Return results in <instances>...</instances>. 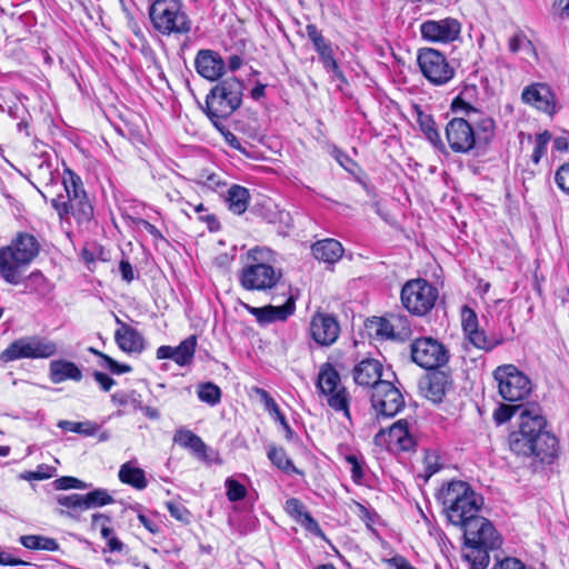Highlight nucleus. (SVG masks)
I'll list each match as a JSON object with an SVG mask.
<instances>
[{
	"label": "nucleus",
	"mask_w": 569,
	"mask_h": 569,
	"mask_svg": "<svg viewBox=\"0 0 569 569\" xmlns=\"http://www.w3.org/2000/svg\"><path fill=\"white\" fill-rule=\"evenodd\" d=\"M546 426L540 407L531 403L520 415L518 429L509 435L511 451L523 457L535 456L541 462H551L558 453V440L546 430Z\"/></svg>",
	"instance_id": "nucleus-1"
},
{
	"label": "nucleus",
	"mask_w": 569,
	"mask_h": 569,
	"mask_svg": "<svg viewBox=\"0 0 569 569\" xmlns=\"http://www.w3.org/2000/svg\"><path fill=\"white\" fill-rule=\"evenodd\" d=\"M463 529V558L471 569H486L489 565V551L501 546V537L493 525L485 517L478 516L466 523Z\"/></svg>",
	"instance_id": "nucleus-2"
},
{
	"label": "nucleus",
	"mask_w": 569,
	"mask_h": 569,
	"mask_svg": "<svg viewBox=\"0 0 569 569\" xmlns=\"http://www.w3.org/2000/svg\"><path fill=\"white\" fill-rule=\"evenodd\" d=\"M39 242L30 233H19L12 242L0 249V276L11 284L22 279L21 270L39 253Z\"/></svg>",
	"instance_id": "nucleus-3"
},
{
	"label": "nucleus",
	"mask_w": 569,
	"mask_h": 569,
	"mask_svg": "<svg viewBox=\"0 0 569 569\" xmlns=\"http://www.w3.org/2000/svg\"><path fill=\"white\" fill-rule=\"evenodd\" d=\"M440 499L449 521L463 528L477 518L480 505L476 492L465 481H451L440 491Z\"/></svg>",
	"instance_id": "nucleus-4"
},
{
	"label": "nucleus",
	"mask_w": 569,
	"mask_h": 569,
	"mask_svg": "<svg viewBox=\"0 0 569 569\" xmlns=\"http://www.w3.org/2000/svg\"><path fill=\"white\" fill-rule=\"evenodd\" d=\"M63 187L67 197L60 194L51 200L59 218L67 219L71 214L79 223L88 222L93 216V208L80 177L70 169L64 170Z\"/></svg>",
	"instance_id": "nucleus-5"
},
{
	"label": "nucleus",
	"mask_w": 569,
	"mask_h": 569,
	"mask_svg": "<svg viewBox=\"0 0 569 569\" xmlns=\"http://www.w3.org/2000/svg\"><path fill=\"white\" fill-rule=\"evenodd\" d=\"M269 251L254 248L249 250L247 262L239 273L241 287L248 291H269L281 280L282 272L266 261Z\"/></svg>",
	"instance_id": "nucleus-6"
},
{
	"label": "nucleus",
	"mask_w": 569,
	"mask_h": 569,
	"mask_svg": "<svg viewBox=\"0 0 569 569\" xmlns=\"http://www.w3.org/2000/svg\"><path fill=\"white\" fill-rule=\"evenodd\" d=\"M242 92L243 84L234 77L226 78L211 89L206 99L207 114L216 126L240 107Z\"/></svg>",
	"instance_id": "nucleus-7"
},
{
	"label": "nucleus",
	"mask_w": 569,
	"mask_h": 569,
	"mask_svg": "<svg viewBox=\"0 0 569 569\" xmlns=\"http://www.w3.org/2000/svg\"><path fill=\"white\" fill-rule=\"evenodd\" d=\"M152 26L162 34H186L191 20L183 11L181 0H153L149 8Z\"/></svg>",
	"instance_id": "nucleus-8"
},
{
	"label": "nucleus",
	"mask_w": 569,
	"mask_h": 569,
	"mask_svg": "<svg viewBox=\"0 0 569 569\" xmlns=\"http://www.w3.org/2000/svg\"><path fill=\"white\" fill-rule=\"evenodd\" d=\"M501 398L509 402H522L532 390L530 379L513 365L499 366L493 371Z\"/></svg>",
	"instance_id": "nucleus-9"
},
{
	"label": "nucleus",
	"mask_w": 569,
	"mask_h": 569,
	"mask_svg": "<svg viewBox=\"0 0 569 569\" xmlns=\"http://www.w3.org/2000/svg\"><path fill=\"white\" fill-rule=\"evenodd\" d=\"M58 351L56 342L47 338L31 336L22 337L12 341L1 353L3 362H11L19 359L50 358Z\"/></svg>",
	"instance_id": "nucleus-10"
},
{
	"label": "nucleus",
	"mask_w": 569,
	"mask_h": 569,
	"mask_svg": "<svg viewBox=\"0 0 569 569\" xmlns=\"http://www.w3.org/2000/svg\"><path fill=\"white\" fill-rule=\"evenodd\" d=\"M438 299V289L425 279L407 281L401 289V302L412 315L425 316Z\"/></svg>",
	"instance_id": "nucleus-11"
},
{
	"label": "nucleus",
	"mask_w": 569,
	"mask_h": 569,
	"mask_svg": "<svg viewBox=\"0 0 569 569\" xmlns=\"http://www.w3.org/2000/svg\"><path fill=\"white\" fill-rule=\"evenodd\" d=\"M317 387L327 397L328 405L336 411H342L349 418V399L341 386L340 375L331 363H323L318 373Z\"/></svg>",
	"instance_id": "nucleus-12"
},
{
	"label": "nucleus",
	"mask_w": 569,
	"mask_h": 569,
	"mask_svg": "<svg viewBox=\"0 0 569 569\" xmlns=\"http://www.w3.org/2000/svg\"><path fill=\"white\" fill-rule=\"evenodd\" d=\"M417 60L423 77L435 86L446 84L455 76V69L447 61L446 57L436 49H420Z\"/></svg>",
	"instance_id": "nucleus-13"
},
{
	"label": "nucleus",
	"mask_w": 569,
	"mask_h": 569,
	"mask_svg": "<svg viewBox=\"0 0 569 569\" xmlns=\"http://www.w3.org/2000/svg\"><path fill=\"white\" fill-rule=\"evenodd\" d=\"M411 358L421 368L437 369L448 362V350L438 340L425 337L412 341Z\"/></svg>",
	"instance_id": "nucleus-14"
},
{
	"label": "nucleus",
	"mask_w": 569,
	"mask_h": 569,
	"mask_svg": "<svg viewBox=\"0 0 569 569\" xmlns=\"http://www.w3.org/2000/svg\"><path fill=\"white\" fill-rule=\"evenodd\" d=\"M371 405L377 417L389 418L396 416L403 408L405 399L388 377L372 390Z\"/></svg>",
	"instance_id": "nucleus-15"
},
{
	"label": "nucleus",
	"mask_w": 569,
	"mask_h": 569,
	"mask_svg": "<svg viewBox=\"0 0 569 569\" xmlns=\"http://www.w3.org/2000/svg\"><path fill=\"white\" fill-rule=\"evenodd\" d=\"M446 137L453 152L467 153L473 149L476 136L468 118L456 117L446 126Z\"/></svg>",
	"instance_id": "nucleus-16"
},
{
	"label": "nucleus",
	"mask_w": 569,
	"mask_h": 569,
	"mask_svg": "<svg viewBox=\"0 0 569 569\" xmlns=\"http://www.w3.org/2000/svg\"><path fill=\"white\" fill-rule=\"evenodd\" d=\"M460 31L461 24L455 18L427 20L420 26L422 38L431 42H451L459 37Z\"/></svg>",
	"instance_id": "nucleus-17"
},
{
	"label": "nucleus",
	"mask_w": 569,
	"mask_h": 569,
	"mask_svg": "<svg viewBox=\"0 0 569 569\" xmlns=\"http://www.w3.org/2000/svg\"><path fill=\"white\" fill-rule=\"evenodd\" d=\"M352 377L358 386L376 389L380 381L395 377L393 372H383L382 363L375 358H363L352 369Z\"/></svg>",
	"instance_id": "nucleus-18"
},
{
	"label": "nucleus",
	"mask_w": 569,
	"mask_h": 569,
	"mask_svg": "<svg viewBox=\"0 0 569 569\" xmlns=\"http://www.w3.org/2000/svg\"><path fill=\"white\" fill-rule=\"evenodd\" d=\"M461 317L463 332L470 343L476 348L483 351H491L497 346L501 345V339L488 337L483 330L479 329L478 318L472 309L463 307Z\"/></svg>",
	"instance_id": "nucleus-19"
},
{
	"label": "nucleus",
	"mask_w": 569,
	"mask_h": 569,
	"mask_svg": "<svg viewBox=\"0 0 569 569\" xmlns=\"http://www.w3.org/2000/svg\"><path fill=\"white\" fill-rule=\"evenodd\" d=\"M523 103L547 114L556 112V101L552 91L545 83H532L523 88L521 92Z\"/></svg>",
	"instance_id": "nucleus-20"
},
{
	"label": "nucleus",
	"mask_w": 569,
	"mask_h": 569,
	"mask_svg": "<svg viewBox=\"0 0 569 569\" xmlns=\"http://www.w3.org/2000/svg\"><path fill=\"white\" fill-rule=\"evenodd\" d=\"M310 333L318 345L330 346L338 339L340 326L335 317L316 313L310 322Z\"/></svg>",
	"instance_id": "nucleus-21"
},
{
	"label": "nucleus",
	"mask_w": 569,
	"mask_h": 569,
	"mask_svg": "<svg viewBox=\"0 0 569 569\" xmlns=\"http://www.w3.org/2000/svg\"><path fill=\"white\" fill-rule=\"evenodd\" d=\"M371 323L376 328V335L385 339L403 340L411 333L405 316L390 315L389 318H376Z\"/></svg>",
	"instance_id": "nucleus-22"
},
{
	"label": "nucleus",
	"mask_w": 569,
	"mask_h": 569,
	"mask_svg": "<svg viewBox=\"0 0 569 569\" xmlns=\"http://www.w3.org/2000/svg\"><path fill=\"white\" fill-rule=\"evenodd\" d=\"M246 310L254 316L256 320L260 325H268L274 321H284L289 316L295 312L296 303L292 297H289L282 306H264V307H252L248 303H243Z\"/></svg>",
	"instance_id": "nucleus-23"
},
{
	"label": "nucleus",
	"mask_w": 569,
	"mask_h": 569,
	"mask_svg": "<svg viewBox=\"0 0 569 569\" xmlns=\"http://www.w3.org/2000/svg\"><path fill=\"white\" fill-rule=\"evenodd\" d=\"M194 67L197 72L207 80L216 81L224 73L226 63L221 56L210 49L199 50Z\"/></svg>",
	"instance_id": "nucleus-24"
},
{
	"label": "nucleus",
	"mask_w": 569,
	"mask_h": 569,
	"mask_svg": "<svg viewBox=\"0 0 569 569\" xmlns=\"http://www.w3.org/2000/svg\"><path fill=\"white\" fill-rule=\"evenodd\" d=\"M306 34L312 42L315 50L318 52L323 67L332 71L337 77L342 78L339 66L333 58L331 44L322 37L316 24H308L306 27Z\"/></svg>",
	"instance_id": "nucleus-25"
},
{
	"label": "nucleus",
	"mask_w": 569,
	"mask_h": 569,
	"mask_svg": "<svg viewBox=\"0 0 569 569\" xmlns=\"http://www.w3.org/2000/svg\"><path fill=\"white\" fill-rule=\"evenodd\" d=\"M116 323L118 329L114 332V340L118 347L128 353H140L144 349L142 335L118 317H116Z\"/></svg>",
	"instance_id": "nucleus-26"
},
{
	"label": "nucleus",
	"mask_w": 569,
	"mask_h": 569,
	"mask_svg": "<svg viewBox=\"0 0 569 569\" xmlns=\"http://www.w3.org/2000/svg\"><path fill=\"white\" fill-rule=\"evenodd\" d=\"M377 443L388 442L398 446L401 450H410L415 446L413 438L409 435L408 422L398 420L388 431L381 429L375 437Z\"/></svg>",
	"instance_id": "nucleus-27"
},
{
	"label": "nucleus",
	"mask_w": 569,
	"mask_h": 569,
	"mask_svg": "<svg viewBox=\"0 0 569 569\" xmlns=\"http://www.w3.org/2000/svg\"><path fill=\"white\" fill-rule=\"evenodd\" d=\"M451 109L456 113L466 116L469 123H475L478 130L491 136L495 131V121L490 117H483L481 112L472 107L469 102H466L461 98H456L451 103Z\"/></svg>",
	"instance_id": "nucleus-28"
},
{
	"label": "nucleus",
	"mask_w": 569,
	"mask_h": 569,
	"mask_svg": "<svg viewBox=\"0 0 569 569\" xmlns=\"http://www.w3.org/2000/svg\"><path fill=\"white\" fill-rule=\"evenodd\" d=\"M49 377L53 383H61L66 380L80 381L82 379V372L74 362L53 360L49 366Z\"/></svg>",
	"instance_id": "nucleus-29"
},
{
	"label": "nucleus",
	"mask_w": 569,
	"mask_h": 569,
	"mask_svg": "<svg viewBox=\"0 0 569 569\" xmlns=\"http://www.w3.org/2000/svg\"><path fill=\"white\" fill-rule=\"evenodd\" d=\"M312 254L317 260L328 264L339 261L343 254V247L335 239H323L312 246Z\"/></svg>",
	"instance_id": "nucleus-30"
},
{
	"label": "nucleus",
	"mask_w": 569,
	"mask_h": 569,
	"mask_svg": "<svg viewBox=\"0 0 569 569\" xmlns=\"http://www.w3.org/2000/svg\"><path fill=\"white\" fill-rule=\"evenodd\" d=\"M173 441L180 447L190 449L199 458L207 460V445L202 439L188 429H179L173 436Z\"/></svg>",
	"instance_id": "nucleus-31"
},
{
	"label": "nucleus",
	"mask_w": 569,
	"mask_h": 569,
	"mask_svg": "<svg viewBox=\"0 0 569 569\" xmlns=\"http://www.w3.org/2000/svg\"><path fill=\"white\" fill-rule=\"evenodd\" d=\"M448 380L443 373L436 372L421 383L425 396L433 402L440 401L446 395Z\"/></svg>",
	"instance_id": "nucleus-32"
},
{
	"label": "nucleus",
	"mask_w": 569,
	"mask_h": 569,
	"mask_svg": "<svg viewBox=\"0 0 569 569\" xmlns=\"http://www.w3.org/2000/svg\"><path fill=\"white\" fill-rule=\"evenodd\" d=\"M118 476L122 483L138 490L144 489L148 485L144 471L141 468L134 467L131 462L123 463L119 469Z\"/></svg>",
	"instance_id": "nucleus-33"
},
{
	"label": "nucleus",
	"mask_w": 569,
	"mask_h": 569,
	"mask_svg": "<svg viewBox=\"0 0 569 569\" xmlns=\"http://www.w3.org/2000/svg\"><path fill=\"white\" fill-rule=\"evenodd\" d=\"M20 543L34 551H57L59 543L54 538L42 535H24L19 538Z\"/></svg>",
	"instance_id": "nucleus-34"
},
{
	"label": "nucleus",
	"mask_w": 569,
	"mask_h": 569,
	"mask_svg": "<svg viewBox=\"0 0 569 569\" xmlns=\"http://www.w3.org/2000/svg\"><path fill=\"white\" fill-rule=\"evenodd\" d=\"M267 456L271 463L286 473H300L295 467L291 459L288 457L286 450L281 447L270 445L268 447Z\"/></svg>",
	"instance_id": "nucleus-35"
},
{
	"label": "nucleus",
	"mask_w": 569,
	"mask_h": 569,
	"mask_svg": "<svg viewBox=\"0 0 569 569\" xmlns=\"http://www.w3.org/2000/svg\"><path fill=\"white\" fill-rule=\"evenodd\" d=\"M227 201L229 204V209L237 214L243 213L249 203V191L247 188L241 186H232L228 190Z\"/></svg>",
	"instance_id": "nucleus-36"
},
{
	"label": "nucleus",
	"mask_w": 569,
	"mask_h": 569,
	"mask_svg": "<svg viewBox=\"0 0 569 569\" xmlns=\"http://www.w3.org/2000/svg\"><path fill=\"white\" fill-rule=\"evenodd\" d=\"M419 124L426 138L433 144V147L445 152L446 146L442 142L440 133L435 126V121L429 116L420 114Z\"/></svg>",
	"instance_id": "nucleus-37"
},
{
	"label": "nucleus",
	"mask_w": 569,
	"mask_h": 569,
	"mask_svg": "<svg viewBox=\"0 0 569 569\" xmlns=\"http://www.w3.org/2000/svg\"><path fill=\"white\" fill-rule=\"evenodd\" d=\"M58 427L72 431L82 436L92 437L98 433L100 430V426L93 421L87 420L82 422L69 421V420H60L58 422Z\"/></svg>",
	"instance_id": "nucleus-38"
},
{
	"label": "nucleus",
	"mask_w": 569,
	"mask_h": 569,
	"mask_svg": "<svg viewBox=\"0 0 569 569\" xmlns=\"http://www.w3.org/2000/svg\"><path fill=\"white\" fill-rule=\"evenodd\" d=\"M197 346L194 336L184 339L178 347H173L174 362L179 366H184L193 358Z\"/></svg>",
	"instance_id": "nucleus-39"
},
{
	"label": "nucleus",
	"mask_w": 569,
	"mask_h": 569,
	"mask_svg": "<svg viewBox=\"0 0 569 569\" xmlns=\"http://www.w3.org/2000/svg\"><path fill=\"white\" fill-rule=\"evenodd\" d=\"M531 403L523 405H505L501 403L495 411H493V419L498 425H502L507 421H509L513 416L518 415V420L520 421V415L522 411L528 410V407Z\"/></svg>",
	"instance_id": "nucleus-40"
},
{
	"label": "nucleus",
	"mask_w": 569,
	"mask_h": 569,
	"mask_svg": "<svg viewBox=\"0 0 569 569\" xmlns=\"http://www.w3.org/2000/svg\"><path fill=\"white\" fill-rule=\"evenodd\" d=\"M84 510L99 508L113 502L112 496L106 489H94L83 495Z\"/></svg>",
	"instance_id": "nucleus-41"
},
{
	"label": "nucleus",
	"mask_w": 569,
	"mask_h": 569,
	"mask_svg": "<svg viewBox=\"0 0 569 569\" xmlns=\"http://www.w3.org/2000/svg\"><path fill=\"white\" fill-rule=\"evenodd\" d=\"M509 50L512 53L525 52L527 56H535V48L523 32H518L509 40Z\"/></svg>",
	"instance_id": "nucleus-42"
},
{
	"label": "nucleus",
	"mask_w": 569,
	"mask_h": 569,
	"mask_svg": "<svg viewBox=\"0 0 569 569\" xmlns=\"http://www.w3.org/2000/svg\"><path fill=\"white\" fill-rule=\"evenodd\" d=\"M197 393L201 401L207 402L210 406L217 405L221 398L220 388L211 382L199 385Z\"/></svg>",
	"instance_id": "nucleus-43"
},
{
	"label": "nucleus",
	"mask_w": 569,
	"mask_h": 569,
	"mask_svg": "<svg viewBox=\"0 0 569 569\" xmlns=\"http://www.w3.org/2000/svg\"><path fill=\"white\" fill-rule=\"evenodd\" d=\"M139 398H140V396L136 391H131V392L120 391V392H116L111 396V399L116 405H118L120 407L129 406L133 410L142 409V402Z\"/></svg>",
	"instance_id": "nucleus-44"
},
{
	"label": "nucleus",
	"mask_w": 569,
	"mask_h": 569,
	"mask_svg": "<svg viewBox=\"0 0 569 569\" xmlns=\"http://www.w3.org/2000/svg\"><path fill=\"white\" fill-rule=\"evenodd\" d=\"M422 465L423 471L420 476L423 477L425 481H428L441 467L439 456L436 452L429 451L426 452Z\"/></svg>",
	"instance_id": "nucleus-45"
},
{
	"label": "nucleus",
	"mask_w": 569,
	"mask_h": 569,
	"mask_svg": "<svg viewBox=\"0 0 569 569\" xmlns=\"http://www.w3.org/2000/svg\"><path fill=\"white\" fill-rule=\"evenodd\" d=\"M57 502L72 511L84 510L83 495L80 493L60 495L57 497Z\"/></svg>",
	"instance_id": "nucleus-46"
},
{
	"label": "nucleus",
	"mask_w": 569,
	"mask_h": 569,
	"mask_svg": "<svg viewBox=\"0 0 569 569\" xmlns=\"http://www.w3.org/2000/svg\"><path fill=\"white\" fill-rule=\"evenodd\" d=\"M551 140V133L549 131H543L536 137V146L532 152V161L537 164L540 159L546 154L547 144Z\"/></svg>",
	"instance_id": "nucleus-47"
},
{
	"label": "nucleus",
	"mask_w": 569,
	"mask_h": 569,
	"mask_svg": "<svg viewBox=\"0 0 569 569\" xmlns=\"http://www.w3.org/2000/svg\"><path fill=\"white\" fill-rule=\"evenodd\" d=\"M226 488L227 497L232 502L239 501L246 497V487L241 485L239 481L234 480L233 478H228L226 480Z\"/></svg>",
	"instance_id": "nucleus-48"
},
{
	"label": "nucleus",
	"mask_w": 569,
	"mask_h": 569,
	"mask_svg": "<svg viewBox=\"0 0 569 569\" xmlns=\"http://www.w3.org/2000/svg\"><path fill=\"white\" fill-rule=\"evenodd\" d=\"M54 488L58 490H68V489H87L88 485L74 477H61L57 479L54 482Z\"/></svg>",
	"instance_id": "nucleus-49"
},
{
	"label": "nucleus",
	"mask_w": 569,
	"mask_h": 569,
	"mask_svg": "<svg viewBox=\"0 0 569 569\" xmlns=\"http://www.w3.org/2000/svg\"><path fill=\"white\" fill-rule=\"evenodd\" d=\"M166 507L171 517L182 522L189 521L190 512L183 505L169 501L166 503Z\"/></svg>",
	"instance_id": "nucleus-50"
},
{
	"label": "nucleus",
	"mask_w": 569,
	"mask_h": 569,
	"mask_svg": "<svg viewBox=\"0 0 569 569\" xmlns=\"http://www.w3.org/2000/svg\"><path fill=\"white\" fill-rule=\"evenodd\" d=\"M555 181L562 192L569 194V163L562 164L557 170Z\"/></svg>",
	"instance_id": "nucleus-51"
},
{
	"label": "nucleus",
	"mask_w": 569,
	"mask_h": 569,
	"mask_svg": "<svg viewBox=\"0 0 569 569\" xmlns=\"http://www.w3.org/2000/svg\"><path fill=\"white\" fill-rule=\"evenodd\" d=\"M286 511L299 520L307 511L303 510V505L296 498L288 499L284 506Z\"/></svg>",
	"instance_id": "nucleus-52"
},
{
	"label": "nucleus",
	"mask_w": 569,
	"mask_h": 569,
	"mask_svg": "<svg viewBox=\"0 0 569 569\" xmlns=\"http://www.w3.org/2000/svg\"><path fill=\"white\" fill-rule=\"evenodd\" d=\"M495 569H528L527 566L518 558L507 557L500 560Z\"/></svg>",
	"instance_id": "nucleus-53"
},
{
	"label": "nucleus",
	"mask_w": 569,
	"mask_h": 569,
	"mask_svg": "<svg viewBox=\"0 0 569 569\" xmlns=\"http://www.w3.org/2000/svg\"><path fill=\"white\" fill-rule=\"evenodd\" d=\"M104 365L106 367L116 375L127 373L131 371V367L129 365H121L118 363L114 359L111 357H104Z\"/></svg>",
	"instance_id": "nucleus-54"
},
{
	"label": "nucleus",
	"mask_w": 569,
	"mask_h": 569,
	"mask_svg": "<svg viewBox=\"0 0 569 569\" xmlns=\"http://www.w3.org/2000/svg\"><path fill=\"white\" fill-rule=\"evenodd\" d=\"M93 378L100 385L103 391H109L111 387L116 383V381L111 377L100 371H96L93 373Z\"/></svg>",
	"instance_id": "nucleus-55"
},
{
	"label": "nucleus",
	"mask_w": 569,
	"mask_h": 569,
	"mask_svg": "<svg viewBox=\"0 0 569 569\" xmlns=\"http://www.w3.org/2000/svg\"><path fill=\"white\" fill-rule=\"evenodd\" d=\"M298 522L303 526L307 530L311 531V532H316V533H319L321 530H320V527L318 525V522L311 517V515L309 512H306L299 520Z\"/></svg>",
	"instance_id": "nucleus-56"
},
{
	"label": "nucleus",
	"mask_w": 569,
	"mask_h": 569,
	"mask_svg": "<svg viewBox=\"0 0 569 569\" xmlns=\"http://www.w3.org/2000/svg\"><path fill=\"white\" fill-rule=\"evenodd\" d=\"M119 270L124 281L131 282L134 279L133 268L128 260L120 261Z\"/></svg>",
	"instance_id": "nucleus-57"
},
{
	"label": "nucleus",
	"mask_w": 569,
	"mask_h": 569,
	"mask_svg": "<svg viewBox=\"0 0 569 569\" xmlns=\"http://www.w3.org/2000/svg\"><path fill=\"white\" fill-rule=\"evenodd\" d=\"M332 156L339 162V164L341 167H343L348 171H351V167L353 166V161L346 153H343L339 149H333Z\"/></svg>",
	"instance_id": "nucleus-58"
},
{
	"label": "nucleus",
	"mask_w": 569,
	"mask_h": 569,
	"mask_svg": "<svg viewBox=\"0 0 569 569\" xmlns=\"http://www.w3.org/2000/svg\"><path fill=\"white\" fill-rule=\"evenodd\" d=\"M111 523L110 517L103 513H94L92 515L91 527L92 529H102V526L106 527Z\"/></svg>",
	"instance_id": "nucleus-59"
},
{
	"label": "nucleus",
	"mask_w": 569,
	"mask_h": 569,
	"mask_svg": "<svg viewBox=\"0 0 569 569\" xmlns=\"http://www.w3.org/2000/svg\"><path fill=\"white\" fill-rule=\"evenodd\" d=\"M347 461H348V463L351 465V473H352L353 480H356V481L360 480L362 478V468H361V465L359 463L358 459L356 458V456H348Z\"/></svg>",
	"instance_id": "nucleus-60"
},
{
	"label": "nucleus",
	"mask_w": 569,
	"mask_h": 569,
	"mask_svg": "<svg viewBox=\"0 0 569 569\" xmlns=\"http://www.w3.org/2000/svg\"><path fill=\"white\" fill-rule=\"evenodd\" d=\"M137 226L140 228V229H143L144 231H147L148 233H150L151 236H153L154 238H160L161 234L159 232V230L153 226L151 224L150 222H148L147 220H143V219H139L137 221Z\"/></svg>",
	"instance_id": "nucleus-61"
},
{
	"label": "nucleus",
	"mask_w": 569,
	"mask_h": 569,
	"mask_svg": "<svg viewBox=\"0 0 569 569\" xmlns=\"http://www.w3.org/2000/svg\"><path fill=\"white\" fill-rule=\"evenodd\" d=\"M124 545L114 536L107 539V550L110 552H121Z\"/></svg>",
	"instance_id": "nucleus-62"
},
{
	"label": "nucleus",
	"mask_w": 569,
	"mask_h": 569,
	"mask_svg": "<svg viewBox=\"0 0 569 569\" xmlns=\"http://www.w3.org/2000/svg\"><path fill=\"white\" fill-rule=\"evenodd\" d=\"M274 419L282 426L284 430V437L287 440H292L295 437V432L290 428L289 423L287 422L284 416L282 413H279Z\"/></svg>",
	"instance_id": "nucleus-63"
},
{
	"label": "nucleus",
	"mask_w": 569,
	"mask_h": 569,
	"mask_svg": "<svg viewBox=\"0 0 569 569\" xmlns=\"http://www.w3.org/2000/svg\"><path fill=\"white\" fill-rule=\"evenodd\" d=\"M553 8L561 16H569V0H556Z\"/></svg>",
	"instance_id": "nucleus-64"
}]
</instances>
